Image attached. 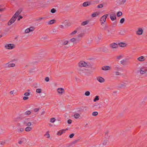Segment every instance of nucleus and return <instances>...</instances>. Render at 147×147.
<instances>
[{
	"label": "nucleus",
	"mask_w": 147,
	"mask_h": 147,
	"mask_svg": "<svg viewBox=\"0 0 147 147\" xmlns=\"http://www.w3.org/2000/svg\"><path fill=\"white\" fill-rule=\"evenodd\" d=\"M108 16V14H106L104 15L100 18V24L101 25H103V24H105V23L106 22V19Z\"/></svg>",
	"instance_id": "1"
},
{
	"label": "nucleus",
	"mask_w": 147,
	"mask_h": 147,
	"mask_svg": "<svg viewBox=\"0 0 147 147\" xmlns=\"http://www.w3.org/2000/svg\"><path fill=\"white\" fill-rule=\"evenodd\" d=\"M5 47L7 49H12L15 48V45L13 44H6L5 46Z\"/></svg>",
	"instance_id": "2"
},
{
	"label": "nucleus",
	"mask_w": 147,
	"mask_h": 147,
	"mask_svg": "<svg viewBox=\"0 0 147 147\" xmlns=\"http://www.w3.org/2000/svg\"><path fill=\"white\" fill-rule=\"evenodd\" d=\"M88 66L87 64L84 61H81L78 63V66L79 67H86Z\"/></svg>",
	"instance_id": "3"
},
{
	"label": "nucleus",
	"mask_w": 147,
	"mask_h": 147,
	"mask_svg": "<svg viewBox=\"0 0 147 147\" xmlns=\"http://www.w3.org/2000/svg\"><path fill=\"white\" fill-rule=\"evenodd\" d=\"M147 72V67H142L140 68V72L141 74H143L146 73Z\"/></svg>",
	"instance_id": "4"
},
{
	"label": "nucleus",
	"mask_w": 147,
	"mask_h": 147,
	"mask_svg": "<svg viewBox=\"0 0 147 147\" xmlns=\"http://www.w3.org/2000/svg\"><path fill=\"white\" fill-rule=\"evenodd\" d=\"M35 28L34 27H30L26 29L25 31L26 33H28L30 32L33 31L34 30Z\"/></svg>",
	"instance_id": "5"
},
{
	"label": "nucleus",
	"mask_w": 147,
	"mask_h": 147,
	"mask_svg": "<svg viewBox=\"0 0 147 147\" xmlns=\"http://www.w3.org/2000/svg\"><path fill=\"white\" fill-rule=\"evenodd\" d=\"M16 18L13 16L12 17L10 20L9 22L8 23V25H11L14 22L16 21Z\"/></svg>",
	"instance_id": "6"
},
{
	"label": "nucleus",
	"mask_w": 147,
	"mask_h": 147,
	"mask_svg": "<svg viewBox=\"0 0 147 147\" xmlns=\"http://www.w3.org/2000/svg\"><path fill=\"white\" fill-rule=\"evenodd\" d=\"M102 69L104 71H109L111 69V67L109 66H104L102 67Z\"/></svg>",
	"instance_id": "7"
},
{
	"label": "nucleus",
	"mask_w": 147,
	"mask_h": 147,
	"mask_svg": "<svg viewBox=\"0 0 147 147\" xmlns=\"http://www.w3.org/2000/svg\"><path fill=\"white\" fill-rule=\"evenodd\" d=\"M28 119H25L24 121V123L27 126L30 127L32 125V123L31 122L28 121Z\"/></svg>",
	"instance_id": "8"
},
{
	"label": "nucleus",
	"mask_w": 147,
	"mask_h": 147,
	"mask_svg": "<svg viewBox=\"0 0 147 147\" xmlns=\"http://www.w3.org/2000/svg\"><path fill=\"white\" fill-rule=\"evenodd\" d=\"M109 47L112 49H115L118 47V45L115 43H113L110 45Z\"/></svg>",
	"instance_id": "9"
},
{
	"label": "nucleus",
	"mask_w": 147,
	"mask_h": 147,
	"mask_svg": "<svg viewBox=\"0 0 147 147\" xmlns=\"http://www.w3.org/2000/svg\"><path fill=\"white\" fill-rule=\"evenodd\" d=\"M77 70L79 73L82 74L84 73L85 71L86 70V69L85 68H82V67H78L77 68Z\"/></svg>",
	"instance_id": "10"
},
{
	"label": "nucleus",
	"mask_w": 147,
	"mask_h": 147,
	"mask_svg": "<svg viewBox=\"0 0 147 147\" xmlns=\"http://www.w3.org/2000/svg\"><path fill=\"white\" fill-rule=\"evenodd\" d=\"M96 79L100 83H103L105 82V79L102 77H98Z\"/></svg>",
	"instance_id": "11"
},
{
	"label": "nucleus",
	"mask_w": 147,
	"mask_h": 147,
	"mask_svg": "<svg viewBox=\"0 0 147 147\" xmlns=\"http://www.w3.org/2000/svg\"><path fill=\"white\" fill-rule=\"evenodd\" d=\"M58 92L60 94H62L64 92V89L62 88H59L57 89Z\"/></svg>",
	"instance_id": "12"
},
{
	"label": "nucleus",
	"mask_w": 147,
	"mask_h": 147,
	"mask_svg": "<svg viewBox=\"0 0 147 147\" xmlns=\"http://www.w3.org/2000/svg\"><path fill=\"white\" fill-rule=\"evenodd\" d=\"M21 11H22L21 10H18L17 11V12L15 13L13 16L15 17V18L16 19L17 17L20 14Z\"/></svg>",
	"instance_id": "13"
},
{
	"label": "nucleus",
	"mask_w": 147,
	"mask_h": 147,
	"mask_svg": "<svg viewBox=\"0 0 147 147\" xmlns=\"http://www.w3.org/2000/svg\"><path fill=\"white\" fill-rule=\"evenodd\" d=\"M26 141V139L25 138H22L20 140H19L18 143L19 144H22Z\"/></svg>",
	"instance_id": "14"
},
{
	"label": "nucleus",
	"mask_w": 147,
	"mask_h": 147,
	"mask_svg": "<svg viewBox=\"0 0 147 147\" xmlns=\"http://www.w3.org/2000/svg\"><path fill=\"white\" fill-rule=\"evenodd\" d=\"M66 130L65 129H63L61 130L58 131L57 133V135H61L63 133H64L66 131Z\"/></svg>",
	"instance_id": "15"
},
{
	"label": "nucleus",
	"mask_w": 147,
	"mask_h": 147,
	"mask_svg": "<svg viewBox=\"0 0 147 147\" xmlns=\"http://www.w3.org/2000/svg\"><path fill=\"white\" fill-rule=\"evenodd\" d=\"M100 13L99 11H96L92 13L91 14V16L92 17H95L98 16Z\"/></svg>",
	"instance_id": "16"
},
{
	"label": "nucleus",
	"mask_w": 147,
	"mask_h": 147,
	"mask_svg": "<svg viewBox=\"0 0 147 147\" xmlns=\"http://www.w3.org/2000/svg\"><path fill=\"white\" fill-rule=\"evenodd\" d=\"M110 18L112 21H114L116 19L115 14H112L110 15Z\"/></svg>",
	"instance_id": "17"
},
{
	"label": "nucleus",
	"mask_w": 147,
	"mask_h": 147,
	"mask_svg": "<svg viewBox=\"0 0 147 147\" xmlns=\"http://www.w3.org/2000/svg\"><path fill=\"white\" fill-rule=\"evenodd\" d=\"M143 32V30L141 28H139L137 32V34L138 35H141L142 34Z\"/></svg>",
	"instance_id": "18"
},
{
	"label": "nucleus",
	"mask_w": 147,
	"mask_h": 147,
	"mask_svg": "<svg viewBox=\"0 0 147 147\" xmlns=\"http://www.w3.org/2000/svg\"><path fill=\"white\" fill-rule=\"evenodd\" d=\"M6 66L8 67H12L15 66V64L14 63H8L6 64Z\"/></svg>",
	"instance_id": "19"
},
{
	"label": "nucleus",
	"mask_w": 147,
	"mask_h": 147,
	"mask_svg": "<svg viewBox=\"0 0 147 147\" xmlns=\"http://www.w3.org/2000/svg\"><path fill=\"white\" fill-rule=\"evenodd\" d=\"M32 129V128L31 127L28 126L25 128V131L26 132L31 131Z\"/></svg>",
	"instance_id": "20"
},
{
	"label": "nucleus",
	"mask_w": 147,
	"mask_h": 147,
	"mask_svg": "<svg viewBox=\"0 0 147 147\" xmlns=\"http://www.w3.org/2000/svg\"><path fill=\"white\" fill-rule=\"evenodd\" d=\"M127 44L125 43L121 42L119 43V45L120 47H125L126 46Z\"/></svg>",
	"instance_id": "21"
},
{
	"label": "nucleus",
	"mask_w": 147,
	"mask_h": 147,
	"mask_svg": "<svg viewBox=\"0 0 147 147\" xmlns=\"http://www.w3.org/2000/svg\"><path fill=\"white\" fill-rule=\"evenodd\" d=\"M89 22V20H87L84 21L83 22L81 23V25L83 26H84L88 24Z\"/></svg>",
	"instance_id": "22"
},
{
	"label": "nucleus",
	"mask_w": 147,
	"mask_h": 147,
	"mask_svg": "<svg viewBox=\"0 0 147 147\" xmlns=\"http://www.w3.org/2000/svg\"><path fill=\"white\" fill-rule=\"evenodd\" d=\"M114 69L116 71H121L122 70V68L118 65L114 67Z\"/></svg>",
	"instance_id": "23"
},
{
	"label": "nucleus",
	"mask_w": 147,
	"mask_h": 147,
	"mask_svg": "<svg viewBox=\"0 0 147 147\" xmlns=\"http://www.w3.org/2000/svg\"><path fill=\"white\" fill-rule=\"evenodd\" d=\"M70 41L73 42V43H76V39L75 38H73L71 39L70 40Z\"/></svg>",
	"instance_id": "24"
},
{
	"label": "nucleus",
	"mask_w": 147,
	"mask_h": 147,
	"mask_svg": "<svg viewBox=\"0 0 147 147\" xmlns=\"http://www.w3.org/2000/svg\"><path fill=\"white\" fill-rule=\"evenodd\" d=\"M56 22L55 20H53L48 21L47 22L48 24H52Z\"/></svg>",
	"instance_id": "25"
},
{
	"label": "nucleus",
	"mask_w": 147,
	"mask_h": 147,
	"mask_svg": "<svg viewBox=\"0 0 147 147\" xmlns=\"http://www.w3.org/2000/svg\"><path fill=\"white\" fill-rule=\"evenodd\" d=\"M108 28V26L107 25H105L103 28V29L104 30H107L108 32L109 33L111 32V30H109L108 29H107Z\"/></svg>",
	"instance_id": "26"
},
{
	"label": "nucleus",
	"mask_w": 147,
	"mask_h": 147,
	"mask_svg": "<svg viewBox=\"0 0 147 147\" xmlns=\"http://www.w3.org/2000/svg\"><path fill=\"white\" fill-rule=\"evenodd\" d=\"M24 131V128H19L17 129V131L19 133H21Z\"/></svg>",
	"instance_id": "27"
},
{
	"label": "nucleus",
	"mask_w": 147,
	"mask_h": 147,
	"mask_svg": "<svg viewBox=\"0 0 147 147\" xmlns=\"http://www.w3.org/2000/svg\"><path fill=\"white\" fill-rule=\"evenodd\" d=\"M90 4V3L89 2H86L84 3L83 4V6L84 7H87Z\"/></svg>",
	"instance_id": "28"
},
{
	"label": "nucleus",
	"mask_w": 147,
	"mask_h": 147,
	"mask_svg": "<svg viewBox=\"0 0 147 147\" xmlns=\"http://www.w3.org/2000/svg\"><path fill=\"white\" fill-rule=\"evenodd\" d=\"M138 60L140 61H143L145 60V59L143 56H141L138 57Z\"/></svg>",
	"instance_id": "29"
},
{
	"label": "nucleus",
	"mask_w": 147,
	"mask_h": 147,
	"mask_svg": "<svg viewBox=\"0 0 147 147\" xmlns=\"http://www.w3.org/2000/svg\"><path fill=\"white\" fill-rule=\"evenodd\" d=\"M80 115L79 114L75 113L74 114V117L76 119H78Z\"/></svg>",
	"instance_id": "30"
},
{
	"label": "nucleus",
	"mask_w": 147,
	"mask_h": 147,
	"mask_svg": "<svg viewBox=\"0 0 147 147\" xmlns=\"http://www.w3.org/2000/svg\"><path fill=\"white\" fill-rule=\"evenodd\" d=\"M31 113V112L29 111H26L24 113V114L26 115H28Z\"/></svg>",
	"instance_id": "31"
},
{
	"label": "nucleus",
	"mask_w": 147,
	"mask_h": 147,
	"mask_svg": "<svg viewBox=\"0 0 147 147\" xmlns=\"http://www.w3.org/2000/svg\"><path fill=\"white\" fill-rule=\"evenodd\" d=\"M99 100V96H96L95 97V98L93 100V101L94 102H96L97 100Z\"/></svg>",
	"instance_id": "32"
},
{
	"label": "nucleus",
	"mask_w": 147,
	"mask_h": 147,
	"mask_svg": "<svg viewBox=\"0 0 147 147\" xmlns=\"http://www.w3.org/2000/svg\"><path fill=\"white\" fill-rule=\"evenodd\" d=\"M42 89L41 88H38L36 89V92L37 93H40L42 92Z\"/></svg>",
	"instance_id": "33"
},
{
	"label": "nucleus",
	"mask_w": 147,
	"mask_h": 147,
	"mask_svg": "<svg viewBox=\"0 0 147 147\" xmlns=\"http://www.w3.org/2000/svg\"><path fill=\"white\" fill-rule=\"evenodd\" d=\"M77 32V31L76 30H75L74 31H73L72 32H71L70 34V35L73 36L76 34V33Z\"/></svg>",
	"instance_id": "34"
},
{
	"label": "nucleus",
	"mask_w": 147,
	"mask_h": 147,
	"mask_svg": "<svg viewBox=\"0 0 147 147\" xmlns=\"http://www.w3.org/2000/svg\"><path fill=\"white\" fill-rule=\"evenodd\" d=\"M98 114V112L97 111L94 112L92 113V115L94 116L97 115Z\"/></svg>",
	"instance_id": "35"
},
{
	"label": "nucleus",
	"mask_w": 147,
	"mask_h": 147,
	"mask_svg": "<svg viewBox=\"0 0 147 147\" xmlns=\"http://www.w3.org/2000/svg\"><path fill=\"white\" fill-rule=\"evenodd\" d=\"M90 92L89 91H87L85 93V95L87 96H88L90 95Z\"/></svg>",
	"instance_id": "36"
},
{
	"label": "nucleus",
	"mask_w": 147,
	"mask_h": 147,
	"mask_svg": "<svg viewBox=\"0 0 147 147\" xmlns=\"http://www.w3.org/2000/svg\"><path fill=\"white\" fill-rule=\"evenodd\" d=\"M55 120L56 119L54 118H52L50 119V121L52 123H53L55 121Z\"/></svg>",
	"instance_id": "37"
},
{
	"label": "nucleus",
	"mask_w": 147,
	"mask_h": 147,
	"mask_svg": "<svg viewBox=\"0 0 147 147\" xmlns=\"http://www.w3.org/2000/svg\"><path fill=\"white\" fill-rule=\"evenodd\" d=\"M122 12L120 11L118 12L117 13V16L118 17H119L122 15Z\"/></svg>",
	"instance_id": "38"
},
{
	"label": "nucleus",
	"mask_w": 147,
	"mask_h": 147,
	"mask_svg": "<svg viewBox=\"0 0 147 147\" xmlns=\"http://www.w3.org/2000/svg\"><path fill=\"white\" fill-rule=\"evenodd\" d=\"M84 35V34L83 33H81L78 35V38L82 37Z\"/></svg>",
	"instance_id": "39"
},
{
	"label": "nucleus",
	"mask_w": 147,
	"mask_h": 147,
	"mask_svg": "<svg viewBox=\"0 0 147 147\" xmlns=\"http://www.w3.org/2000/svg\"><path fill=\"white\" fill-rule=\"evenodd\" d=\"M114 73L116 76H119L121 75V73L119 71H115Z\"/></svg>",
	"instance_id": "40"
},
{
	"label": "nucleus",
	"mask_w": 147,
	"mask_h": 147,
	"mask_svg": "<svg viewBox=\"0 0 147 147\" xmlns=\"http://www.w3.org/2000/svg\"><path fill=\"white\" fill-rule=\"evenodd\" d=\"M56 11V10L54 8L52 9L51 11V12L52 13H54Z\"/></svg>",
	"instance_id": "41"
},
{
	"label": "nucleus",
	"mask_w": 147,
	"mask_h": 147,
	"mask_svg": "<svg viewBox=\"0 0 147 147\" xmlns=\"http://www.w3.org/2000/svg\"><path fill=\"white\" fill-rule=\"evenodd\" d=\"M123 55H120L117 57V59H118L119 60L121 59L123 57Z\"/></svg>",
	"instance_id": "42"
},
{
	"label": "nucleus",
	"mask_w": 147,
	"mask_h": 147,
	"mask_svg": "<svg viewBox=\"0 0 147 147\" xmlns=\"http://www.w3.org/2000/svg\"><path fill=\"white\" fill-rule=\"evenodd\" d=\"M125 20L124 18H121L120 20V22L121 24H123L124 23Z\"/></svg>",
	"instance_id": "43"
},
{
	"label": "nucleus",
	"mask_w": 147,
	"mask_h": 147,
	"mask_svg": "<svg viewBox=\"0 0 147 147\" xmlns=\"http://www.w3.org/2000/svg\"><path fill=\"white\" fill-rule=\"evenodd\" d=\"M68 40L64 41L63 42L62 44L63 45H65L68 43Z\"/></svg>",
	"instance_id": "44"
},
{
	"label": "nucleus",
	"mask_w": 147,
	"mask_h": 147,
	"mask_svg": "<svg viewBox=\"0 0 147 147\" xmlns=\"http://www.w3.org/2000/svg\"><path fill=\"white\" fill-rule=\"evenodd\" d=\"M45 136H46L47 138H49L50 137V135L48 132H47L46 133V134H45Z\"/></svg>",
	"instance_id": "45"
},
{
	"label": "nucleus",
	"mask_w": 147,
	"mask_h": 147,
	"mask_svg": "<svg viewBox=\"0 0 147 147\" xmlns=\"http://www.w3.org/2000/svg\"><path fill=\"white\" fill-rule=\"evenodd\" d=\"M103 4H100L98 5L97 6V7L98 8H102L103 7Z\"/></svg>",
	"instance_id": "46"
},
{
	"label": "nucleus",
	"mask_w": 147,
	"mask_h": 147,
	"mask_svg": "<svg viewBox=\"0 0 147 147\" xmlns=\"http://www.w3.org/2000/svg\"><path fill=\"white\" fill-rule=\"evenodd\" d=\"M30 92H26L24 93V95L25 96H28L30 95Z\"/></svg>",
	"instance_id": "47"
},
{
	"label": "nucleus",
	"mask_w": 147,
	"mask_h": 147,
	"mask_svg": "<svg viewBox=\"0 0 147 147\" xmlns=\"http://www.w3.org/2000/svg\"><path fill=\"white\" fill-rule=\"evenodd\" d=\"M39 110V109L38 108H35L33 109V111L34 112H38Z\"/></svg>",
	"instance_id": "48"
},
{
	"label": "nucleus",
	"mask_w": 147,
	"mask_h": 147,
	"mask_svg": "<svg viewBox=\"0 0 147 147\" xmlns=\"http://www.w3.org/2000/svg\"><path fill=\"white\" fill-rule=\"evenodd\" d=\"M74 135V134H71L69 136V137L70 138H72Z\"/></svg>",
	"instance_id": "49"
},
{
	"label": "nucleus",
	"mask_w": 147,
	"mask_h": 147,
	"mask_svg": "<svg viewBox=\"0 0 147 147\" xmlns=\"http://www.w3.org/2000/svg\"><path fill=\"white\" fill-rule=\"evenodd\" d=\"M28 99V97L27 96H24L23 98V99L24 100H27Z\"/></svg>",
	"instance_id": "50"
},
{
	"label": "nucleus",
	"mask_w": 147,
	"mask_h": 147,
	"mask_svg": "<svg viewBox=\"0 0 147 147\" xmlns=\"http://www.w3.org/2000/svg\"><path fill=\"white\" fill-rule=\"evenodd\" d=\"M45 80L46 82H49V78L48 77H47L45 79Z\"/></svg>",
	"instance_id": "51"
},
{
	"label": "nucleus",
	"mask_w": 147,
	"mask_h": 147,
	"mask_svg": "<svg viewBox=\"0 0 147 147\" xmlns=\"http://www.w3.org/2000/svg\"><path fill=\"white\" fill-rule=\"evenodd\" d=\"M125 61V60L123 59L120 61V62L121 64H123Z\"/></svg>",
	"instance_id": "52"
},
{
	"label": "nucleus",
	"mask_w": 147,
	"mask_h": 147,
	"mask_svg": "<svg viewBox=\"0 0 147 147\" xmlns=\"http://www.w3.org/2000/svg\"><path fill=\"white\" fill-rule=\"evenodd\" d=\"M23 18V17L21 16H18V21H19L20 20V19H22Z\"/></svg>",
	"instance_id": "53"
},
{
	"label": "nucleus",
	"mask_w": 147,
	"mask_h": 147,
	"mask_svg": "<svg viewBox=\"0 0 147 147\" xmlns=\"http://www.w3.org/2000/svg\"><path fill=\"white\" fill-rule=\"evenodd\" d=\"M72 121L70 119H69L67 121V123L68 124H71V123Z\"/></svg>",
	"instance_id": "54"
},
{
	"label": "nucleus",
	"mask_w": 147,
	"mask_h": 147,
	"mask_svg": "<svg viewBox=\"0 0 147 147\" xmlns=\"http://www.w3.org/2000/svg\"><path fill=\"white\" fill-rule=\"evenodd\" d=\"M4 10V9L1 8V6H0V12L3 11Z\"/></svg>",
	"instance_id": "55"
},
{
	"label": "nucleus",
	"mask_w": 147,
	"mask_h": 147,
	"mask_svg": "<svg viewBox=\"0 0 147 147\" xmlns=\"http://www.w3.org/2000/svg\"><path fill=\"white\" fill-rule=\"evenodd\" d=\"M5 143V142H0V143L1 144L0 145H4Z\"/></svg>",
	"instance_id": "56"
},
{
	"label": "nucleus",
	"mask_w": 147,
	"mask_h": 147,
	"mask_svg": "<svg viewBox=\"0 0 147 147\" xmlns=\"http://www.w3.org/2000/svg\"><path fill=\"white\" fill-rule=\"evenodd\" d=\"M78 141V140H75V141H74L73 142V143L74 144H75L76 143H77Z\"/></svg>",
	"instance_id": "57"
},
{
	"label": "nucleus",
	"mask_w": 147,
	"mask_h": 147,
	"mask_svg": "<svg viewBox=\"0 0 147 147\" xmlns=\"http://www.w3.org/2000/svg\"><path fill=\"white\" fill-rule=\"evenodd\" d=\"M125 2H126V0H122L121 2V3H122L123 4Z\"/></svg>",
	"instance_id": "58"
},
{
	"label": "nucleus",
	"mask_w": 147,
	"mask_h": 147,
	"mask_svg": "<svg viewBox=\"0 0 147 147\" xmlns=\"http://www.w3.org/2000/svg\"><path fill=\"white\" fill-rule=\"evenodd\" d=\"M59 26L61 28H64V26L62 25H60Z\"/></svg>",
	"instance_id": "59"
},
{
	"label": "nucleus",
	"mask_w": 147,
	"mask_h": 147,
	"mask_svg": "<svg viewBox=\"0 0 147 147\" xmlns=\"http://www.w3.org/2000/svg\"><path fill=\"white\" fill-rule=\"evenodd\" d=\"M13 91H11L10 92V94H13Z\"/></svg>",
	"instance_id": "60"
},
{
	"label": "nucleus",
	"mask_w": 147,
	"mask_h": 147,
	"mask_svg": "<svg viewBox=\"0 0 147 147\" xmlns=\"http://www.w3.org/2000/svg\"><path fill=\"white\" fill-rule=\"evenodd\" d=\"M49 126L51 127H52V125L51 124V123H49Z\"/></svg>",
	"instance_id": "61"
},
{
	"label": "nucleus",
	"mask_w": 147,
	"mask_h": 147,
	"mask_svg": "<svg viewBox=\"0 0 147 147\" xmlns=\"http://www.w3.org/2000/svg\"><path fill=\"white\" fill-rule=\"evenodd\" d=\"M54 30H55V29H54V30H53V32H56V31H54Z\"/></svg>",
	"instance_id": "62"
},
{
	"label": "nucleus",
	"mask_w": 147,
	"mask_h": 147,
	"mask_svg": "<svg viewBox=\"0 0 147 147\" xmlns=\"http://www.w3.org/2000/svg\"><path fill=\"white\" fill-rule=\"evenodd\" d=\"M43 19V18H39V19L40 20H41V19Z\"/></svg>",
	"instance_id": "63"
},
{
	"label": "nucleus",
	"mask_w": 147,
	"mask_h": 147,
	"mask_svg": "<svg viewBox=\"0 0 147 147\" xmlns=\"http://www.w3.org/2000/svg\"><path fill=\"white\" fill-rule=\"evenodd\" d=\"M98 39L99 40H100V38H99V37H98Z\"/></svg>",
	"instance_id": "64"
}]
</instances>
